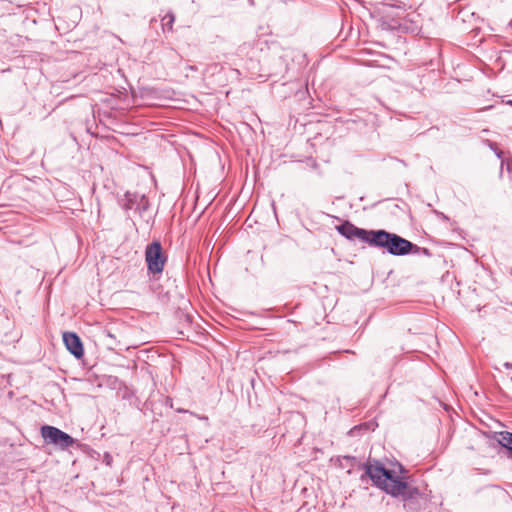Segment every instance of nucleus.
<instances>
[{
  "label": "nucleus",
  "mask_w": 512,
  "mask_h": 512,
  "mask_svg": "<svg viewBox=\"0 0 512 512\" xmlns=\"http://www.w3.org/2000/svg\"><path fill=\"white\" fill-rule=\"evenodd\" d=\"M366 475L373 484L393 497H400L407 502L421 495L418 487L410 485L394 474V471L386 469L380 462L375 464H363Z\"/></svg>",
  "instance_id": "1"
},
{
  "label": "nucleus",
  "mask_w": 512,
  "mask_h": 512,
  "mask_svg": "<svg viewBox=\"0 0 512 512\" xmlns=\"http://www.w3.org/2000/svg\"><path fill=\"white\" fill-rule=\"evenodd\" d=\"M375 248L384 249L391 255L404 256L410 253H418L420 247L401 236L385 230H378L375 237Z\"/></svg>",
  "instance_id": "2"
},
{
  "label": "nucleus",
  "mask_w": 512,
  "mask_h": 512,
  "mask_svg": "<svg viewBox=\"0 0 512 512\" xmlns=\"http://www.w3.org/2000/svg\"><path fill=\"white\" fill-rule=\"evenodd\" d=\"M40 433L47 444H52L61 450L68 449L76 442L72 436L54 426L44 425L41 427Z\"/></svg>",
  "instance_id": "3"
},
{
  "label": "nucleus",
  "mask_w": 512,
  "mask_h": 512,
  "mask_svg": "<svg viewBox=\"0 0 512 512\" xmlns=\"http://www.w3.org/2000/svg\"><path fill=\"white\" fill-rule=\"evenodd\" d=\"M147 269L152 274H160L164 270L167 257L163 253L161 243L154 241L147 245L145 250Z\"/></svg>",
  "instance_id": "4"
},
{
  "label": "nucleus",
  "mask_w": 512,
  "mask_h": 512,
  "mask_svg": "<svg viewBox=\"0 0 512 512\" xmlns=\"http://www.w3.org/2000/svg\"><path fill=\"white\" fill-rule=\"evenodd\" d=\"M63 342L67 350L77 359H81L84 355L83 344L80 337L74 332H64Z\"/></svg>",
  "instance_id": "5"
},
{
  "label": "nucleus",
  "mask_w": 512,
  "mask_h": 512,
  "mask_svg": "<svg viewBox=\"0 0 512 512\" xmlns=\"http://www.w3.org/2000/svg\"><path fill=\"white\" fill-rule=\"evenodd\" d=\"M378 234V230H366L363 228L357 227L354 234V241L358 240L361 243L368 244L370 247H374L375 245V237Z\"/></svg>",
  "instance_id": "6"
},
{
  "label": "nucleus",
  "mask_w": 512,
  "mask_h": 512,
  "mask_svg": "<svg viewBox=\"0 0 512 512\" xmlns=\"http://www.w3.org/2000/svg\"><path fill=\"white\" fill-rule=\"evenodd\" d=\"M336 230L340 235L345 237L349 241H354V234L357 229V226H355L350 221H344L342 224L337 225Z\"/></svg>",
  "instance_id": "7"
},
{
  "label": "nucleus",
  "mask_w": 512,
  "mask_h": 512,
  "mask_svg": "<svg viewBox=\"0 0 512 512\" xmlns=\"http://www.w3.org/2000/svg\"><path fill=\"white\" fill-rule=\"evenodd\" d=\"M140 196L141 195L137 193L126 192L124 195L122 207L125 210H131L134 207H137Z\"/></svg>",
  "instance_id": "8"
},
{
  "label": "nucleus",
  "mask_w": 512,
  "mask_h": 512,
  "mask_svg": "<svg viewBox=\"0 0 512 512\" xmlns=\"http://www.w3.org/2000/svg\"><path fill=\"white\" fill-rule=\"evenodd\" d=\"M175 22V15L172 12L166 13L161 19L163 32H172L173 24Z\"/></svg>",
  "instance_id": "9"
},
{
  "label": "nucleus",
  "mask_w": 512,
  "mask_h": 512,
  "mask_svg": "<svg viewBox=\"0 0 512 512\" xmlns=\"http://www.w3.org/2000/svg\"><path fill=\"white\" fill-rule=\"evenodd\" d=\"M498 442L502 447L509 450L512 457V433L507 431L501 432L499 434Z\"/></svg>",
  "instance_id": "10"
},
{
  "label": "nucleus",
  "mask_w": 512,
  "mask_h": 512,
  "mask_svg": "<svg viewBox=\"0 0 512 512\" xmlns=\"http://www.w3.org/2000/svg\"><path fill=\"white\" fill-rule=\"evenodd\" d=\"M148 207H149L148 199L146 198L145 195H141L136 209L139 210L140 212H143V211H146L148 209Z\"/></svg>",
  "instance_id": "11"
},
{
  "label": "nucleus",
  "mask_w": 512,
  "mask_h": 512,
  "mask_svg": "<svg viewBox=\"0 0 512 512\" xmlns=\"http://www.w3.org/2000/svg\"><path fill=\"white\" fill-rule=\"evenodd\" d=\"M176 412H178V413H190L191 415L196 416L200 420H208L207 416H198L195 413L190 412V411H188L186 409L178 408V409H176Z\"/></svg>",
  "instance_id": "12"
},
{
  "label": "nucleus",
  "mask_w": 512,
  "mask_h": 512,
  "mask_svg": "<svg viewBox=\"0 0 512 512\" xmlns=\"http://www.w3.org/2000/svg\"><path fill=\"white\" fill-rule=\"evenodd\" d=\"M489 147L495 152L498 147H497V144L495 142H489Z\"/></svg>",
  "instance_id": "13"
},
{
  "label": "nucleus",
  "mask_w": 512,
  "mask_h": 512,
  "mask_svg": "<svg viewBox=\"0 0 512 512\" xmlns=\"http://www.w3.org/2000/svg\"><path fill=\"white\" fill-rule=\"evenodd\" d=\"M495 154H496V156H497L498 158H500V159H501V158H502V156H503V152H502L501 150H499V149H497V150L495 151Z\"/></svg>",
  "instance_id": "14"
},
{
  "label": "nucleus",
  "mask_w": 512,
  "mask_h": 512,
  "mask_svg": "<svg viewBox=\"0 0 512 512\" xmlns=\"http://www.w3.org/2000/svg\"><path fill=\"white\" fill-rule=\"evenodd\" d=\"M343 458L346 459V460H349V461H354L355 460V457H353V456H344Z\"/></svg>",
  "instance_id": "15"
},
{
  "label": "nucleus",
  "mask_w": 512,
  "mask_h": 512,
  "mask_svg": "<svg viewBox=\"0 0 512 512\" xmlns=\"http://www.w3.org/2000/svg\"><path fill=\"white\" fill-rule=\"evenodd\" d=\"M508 103L512 106V100H510Z\"/></svg>",
  "instance_id": "16"
},
{
  "label": "nucleus",
  "mask_w": 512,
  "mask_h": 512,
  "mask_svg": "<svg viewBox=\"0 0 512 512\" xmlns=\"http://www.w3.org/2000/svg\"><path fill=\"white\" fill-rule=\"evenodd\" d=\"M511 380H512V376H511Z\"/></svg>",
  "instance_id": "17"
},
{
  "label": "nucleus",
  "mask_w": 512,
  "mask_h": 512,
  "mask_svg": "<svg viewBox=\"0 0 512 512\" xmlns=\"http://www.w3.org/2000/svg\"><path fill=\"white\" fill-rule=\"evenodd\" d=\"M511 380H512V376H511Z\"/></svg>",
  "instance_id": "18"
},
{
  "label": "nucleus",
  "mask_w": 512,
  "mask_h": 512,
  "mask_svg": "<svg viewBox=\"0 0 512 512\" xmlns=\"http://www.w3.org/2000/svg\"><path fill=\"white\" fill-rule=\"evenodd\" d=\"M511 306H512V303H511Z\"/></svg>",
  "instance_id": "19"
}]
</instances>
